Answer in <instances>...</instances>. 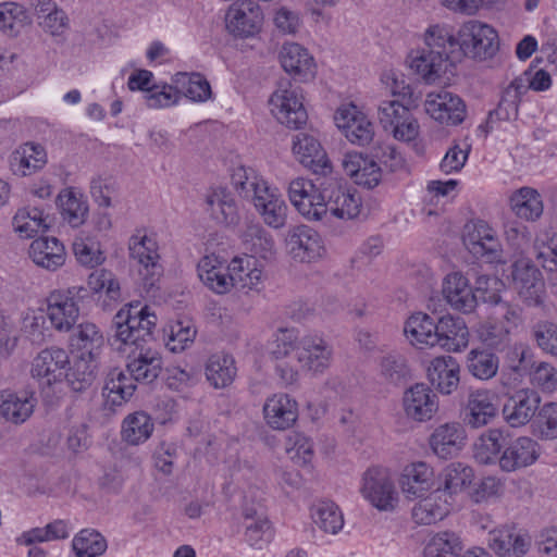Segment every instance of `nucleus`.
Instances as JSON below:
<instances>
[{"label":"nucleus","mask_w":557,"mask_h":557,"mask_svg":"<svg viewBox=\"0 0 557 557\" xmlns=\"http://www.w3.org/2000/svg\"><path fill=\"white\" fill-rule=\"evenodd\" d=\"M126 368L129 376L120 369L108 373L103 395L113 406H120L133 396L135 381L150 383L158 377L162 368L161 356L157 350L143 346L128 354Z\"/></svg>","instance_id":"f257e3e1"},{"label":"nucleus","mask_w":557,"mask_h":557,"mask_svg":"<svg viewBox=\"0 0 557 557\" xmlns=\"http://www.w3.org/2000/svg\"><path fill=\"white\" fill-rule=\"evenodd\" d=\"M271 354L275 359L292 356L304 370L312 373L324 372L333 359V348L323 337L308 334L297 339L290 331H280Z\"/></svg>","instance_id":"f03ea898"},{"label":"nucleus","mask_w":557,"mask_h":557,"mask_svg":"<svg viewBox=\"0 0 557 557\" xmlns=\"http://www.w3.org/2000/svg\"><path fill=\"white\" fill-rule=\"evenodd\" d=\"M156 323L157 315L149 307H141L139 302L128 304L114 317L115 332L109 339L110 345L115 350L128 355L132 350L145 346Z\"/></svg>","instance_id":"7ed1b4c3"},{"label":"nucleus","mask_w":557,"mask_h":557,"mask_svg":"<svg viewBox=\"0 0 557 557\" xmlns=\"http://www.w3.org/2000/svg\"><path fill=\"white\" fill-rule=\"evenodd\" d=\"M69 366L67 351L61 347L51 346L40 350L34 357L29 372L38 383L41 393L51 396L61 391Z\"/></svg>","instance_id":"20e7f679"},{"label":"nucleus","mask_w":557,"mask_h":557,"mask_svg":"<svg viewBox=\"0 0 557 557\" xmlns=\"http://www.w3.org/2000/svg\"><path fill=\"white\" fill-rule=\"evenodd\" d=\"M361 496L380 511H393L399 500L391 470L382 466L368 468L360 482Z\"/></svg>","instance_id":"39448f33"},{"label":"nucleus","mask_w":557,"mask_h":557,"mask_svg":"<svg viewBox=\"0 0 557 557\" xmlns=\"http://www.w3.org/2000/svg\"><path fill=\"white\" fill-rule=\"evenodd\" d=\"M457 61L462 57L485 60L492 58L498 49L496 30L479 21H469L457 33Z\"/></svg>","instance_id":"423d86ee"},{"label":"nucleus","mask_w":557,"mask_h":557,"mask_svg":"<svg viewBox=\"0 0 557 557\" xmlns=\"http://www.w3.org/2000/svg\"><path fill=\"white\" fill-rule=\"evenodd\" d=\"M272 115L289 128L306 124L308 114L304 106L302 89L288 79L281 81L269 100Z\"/></svg>","instance_id":"0eeeda50"},{"label":"nucleus","mask_w":557,"mask_h":557,"mask_svg":"<svg viewBox=\"0 0 557 557\" xmlns=\"http://www.w3.org/2000/svg\"><path fill=\"white\" fill-rule=\"evenodd\" d=\"M84 286L52 290L47 297V317L58 332H70L79 318L78 299L85 297Z\"/></svg>","instance_id":"6e6552de"},{"label":"nucleus","mask_w":557,"mask_h":557,"mask_svg":"<svg viewBox=\"0 0 557 557\" xmlns=\"http://www.w3.org/2000/svg\"><path fill=\"white\" fill-rule=\"evenodd\" d=\"M131 258L138 263V273L144 287L149 290L162 275L159 247L156 238L145 231H137L128 242Z\"/></svg>","instance_id":"1a4fd4ad"},{"label":"nucleus","mask_w":557,"mask_h":557,"mask_svg":"<svg viewBox=\"0 0 557 557\" xmlns=\"http://www.w3.org/2000/svg\"><path fill=\"white\" fill-rule=\"evenodd\" d=\"M463 244L475 258L487 263H504L503 245L497 232L483 220L467 223L463 233Z\"/></svg>","instance_id":"9d476101"},{"label":"nucleus","mask_w":557,"mask_h":557,"mask_svg":"<svg viewBox=\"0 0 557 557\" xmlns=\"http://www.w3.org/2000/svg\"><path fill=\"white\" fill-rule=\"evenodd\" d=\"M322 188L317 186L307 178L296 177L288 184L287 194L290 203L295 209L309 221H320L326 216L325 207V185Z\"/></svg>","instance_id":"9b49d317"},{"label":"nucleus","mask_w":557,"mask_h":557,"mask_svg":"<svg viewBox=\"0 0 557 557\" xmlns=\"http://www.w3.org/2000/svg\"><path fill=\"white\" fill-rule=\"evenodd\" d=\"M424 110L431 119L446 126H457L467 116V107L463 100L446 89L426 94Z\"/></svg>","instance_id":"f8f14e48"},{"label":"nucleus","mask_w":557,"mask_h":557,"mask_svg":"<svg viewBox=\"0 0 557 557\" xmlns=\"http://www.w3.org/2000/svg\"><path fill=\"white\" fill-rule=\"evenodd\" d=\"M512 284L528 306L543 304L545 283L541 271L528 258H519L511 265Z\"/></svg>","instance_id":"ddd939ff"},{"label":"nucleus","mask_w":557,"mask_h":557,"mask_svg":"<svg viewBox=\"0 0 557 557\" xmlns=\"http://www.w3.org/2000/svg\"><path fill=\"white\" fill-rule=\"evenodd\" d=\"M262 23L261 8L251 0L235 2L225 13L226 30L234 37H253L260 32Z\"/></svg>","instance_id":"4468645a"},{"label":"nucleus","mask_w":557,"mask_h":557,"mask_svg":"<svg viewBox=\"0 0 557 557\" xmlns=\"http://www.w3.org/2000/svg\"><path fill=\"white\" fill-rule=\"evenodd\" d=\"M231 271L232 289L235 288L245 294L259 293L267 278L263 263L251 255L234 257L227 263Z\"/></svg>","instance_id":"2eb2a0df"},{"label":"nucleus","mask_w":557,"mask_h":557,"mask_svg":"<svg viewBox=\"0 0 557 557\" xmlns=\"http://www.w3.org/2000/svg\"><path fill=\"white\" fill-rule=\"evenodd\" d=\"M286 245L292 258L299 262H315L326 255L321 235L307 225L290 228L286 236Z\"/></svg>","instance_id":"dca6fc26"},{"label":"nucleus","mask_w":557,"mask_h":557,"mask_svg":"<svg viewBox=\"0 0 557 557\" xmlns=\"http://www.w3.org/2000/svg\"><path fill=\"white\" fill-rule=\"evenodd\" d=\"M541 456V446L530 436H519L508 443L499 458L498 466L505 472H515L535 463Z\"/></svg>","instance_id":"f3484780"},{"label":"nucleus","mask_w":557,"mask_h":557,"mask_svg":"<svg viewBox=\"0 0 557 557\" xmlns=\"http://www.w3.org/2000/svg\"><path fill=\"white\" fill-rule=\"evenodd\" d=\"M434 469L425 461L406 465L399 475V486L406 499L413 500L433 491Z\"/></svg>","instance_id":"a211bd4d"},{"label":"nucleus","mask_w":557,"mask_h":557,"mask_svg":"<svg viewBox=\"0 0 557 557\" xmlns=\"http://www.w3.org/2000/svg\"><path fill=\"white\" fill-rule=\"evenodd\" d=\"M403 409L408 419L416 422H426L437 412L438 398L428 385L417 383L405 391Z\"/></svg>","instance_id":"6ab92c4d"},{"label":"nucleus","mask_w":557,"mask_h":557,"mask_svg":"<svg viewBox=\"0 0 557 557\" xmlns=\"http://www.w3.org/2000/svg\"><path fill=\"white\" fill-rule=\"evenodd\" d=\"M497 397L488 389L471 391L463 408V421L472 429L484 428L490 424L498 413Z\"/></svg>","instance_id":"aec40b11"},{"label":"nucleus","mask_w":557,"mask_h":557,"mask_svg":"<svg viewBox=\"0 0 557 557\" xmlns=\"http://www.w3.org/2000/svg\"><path fill=\"white\" fill-rule=\"evenodd\" d=\"M442 293L453 309L463 313L472 312L478 306V296L469 278L460 271H451L444 276Z\"/></svg>","instance_id":"412c9836"},{"label":"nucleus","mask_w":557,"mask_h":557,"mask_svg":"<svg viewBox=\"0 0 557 557\" xmlns=\"http://www.w3.org/2000/svg\"><path fill=\"white\" fill-rule=\"evenodd\" d=\"M530 546V536L513 525H502L488 533V547L498 557H523Z\"/></svg>","instance_id":"4be33fe9"},{"label":"nucleus","mask_w":557,"mask_h":557,"mask_svg":"<svg viewBox=\"0 0 557 557\" xmlns=\"http://www.w3.org/2000/svg\"><path fill=\"white\" fill-rule=\"evenodd\" d=\"M283 70L295 79L306 83L317 75V63L307 48L297 42H286L280 51Z\"/></svg>","instance_id":"5701e85b"},{"label":"nucleus","mask_w":557,"mask_h":557,"mask_svg":"<svg viewBox=\"0 0 557 557\" xmlns=\"http://www.w3.org/2000/svg\"><path fill=\"white\" fill-rule=\"evenodd\" d=\"M263 418L272 430L284 431L298 419V403L290 395L275 393L269 396L262 408Z\"/></svg>","instance_id":"b1692460"},{"label":"nucleus","mask_w":557,"mask_h":557,"mask_svg":"<svg viewBox=\"0 0 557 557\" xmlns=\"http://www.w3.org/2000/svg\"><path fill=\"white\" fill-rule=\"evenodd\" d=\"M406 63L424 83L433 84L446 72L450 60L444 58L438 51L419 46L408 52Z\"/></svg>","instance_id":"393cba45"},{"label":"nucleus","mask_w":557,"mask_h":557,"mask_svg":"<svg viewBox=\"0 0 557 557\" xmlns=\"http://www.w3.org/2000/svg\"><path fill=\"white\" fill-rule=\"evenodd\" d=\"M326 215L350 220L358 216L361 209V198L358 193L330 180L325 185Z\"/></svg>","instance_id":"a878e982"},{"label":"nucleus","mask_w":557,"mask_h":557,"mask_svg":"<svg viewBox=\"0 0 557 557\" xmlns=\"http://www.w3.org/2000/svg\"><path fill=\"white\" fill-rule=\"evenodd\" d=\"M292 151L297 161L313 173L326 174L331 164L320 141L307 133H298L293 138Z\"/></svg>","instance_id":"bb28decb"},{"label":"nucleus","mask_w":557,"mask_h":557,"mask_svg":"<svg viewBox=\"0 0 557 557\" xmlns=\"http://www.w3.org/2000/svg\"><path fill=\"white\" fill-rule=\"evenodd\" d=\"M451 510V502L441 488L420 497L411 508V519L418 525H432L444 520Z\"/></svg>","instance_id":"cd10ccee"},{"label":"nucleus","mask_w":557,"mask_h":557,"mask_svg":"<svg viewBox=\"0 0 557 557\" xmlns=\"http://www.w3.org/2000/svg\"><path fill=\"white\" fill-rule=\"evenodd\" d=\"M541 398L539 394L523 388L511 395L503 407L504 420L511 428L523 426L531 421L539 409Z\"/></svg>","instance_id":"c85d7f7f"},{"label":"nucleus","mask_w":557,"mask_h":557,"mask_svg":"<svg viewBox=\"0 0 557 557\" xmlns=\"http://www.w3.org/2000/svg\"><path fill=\"white\" fill-rule=\"evenodd\" d=\"M36 405L37 398L30 391H1L0 420L22 424L30 418Z\"/></svg>","instance_id":"c756f323"},{"label":"nucleus","mask_w":557,"mask_h":557,"mask_svg":"<svg viewBox=\"0 0 557 557\" xmlns=\"http://www.w3.org/2000/svg\"><path fill=\"white\" fill-rule=\"evenodd\" d=\"M197 271L200 281L213 293L225 295L232 290L231 271L222 257L206 255L198 262Z\"/></svg>","instance_id":"7c9ffc66"},{"label":"nucleus","mask_w":557,"mask_h":557,"mask_svg":"<svg viewBox=\"0 0 557 557\" xmlns=\"http://www.w3.org/2000/svg\"><path fill=\"white\" fill-rule=\"evenodd\" d=\"M466 431L458 422H448L435 428L430 436L432 451L442 459L456 456L466 445Z\"/></svg>","instance_id":"2f4dec72"},{"label":"nucleus","mask_w":557,"mask_h":557,"mask_svg":"<svg viewBox=\"0 0 557 557\" xmlns=\"http://www.w3.org/2000/svg\"><path fill=\"white\" fill-rule=\"evenodd\" d=\"M343 168L357 185L367 188L377 186L382 180V169L373 156L349 152L343 159Z\"/></svg>","instance_id":"473e14b6"},{"label":"nucleus","mask_w":557,"mask_h":557,"mask_svg":"<svg viewBox=\"0 0 557 557\" xmlns=\"http://www.w3.org/2000/svg\"><path fill=\"white\" fill-rule=\"evenodd\" d=\"M436 345L449 352H459L469 344V330L463 319L443 315L436 323Z\"/></svg>","instance_id":"72a5a7b5"},{"label":"nucleus","mask_w":557,"mask_h":557,"mask_svg":"<svg viewBox=\"0 0 557 557\" xmlns=\"http://www.w3.org/2000/svg\"><path fill=\"white\" fill-rule=\"evenodd\" d=\"M57 206L63 221L72 227L82 226L89 214L87 197L73 186L60 190L57 196Z\"/></svg>","instance_id":"f704fd0d"},{"label":"nucleus","mask_w":557,"mask_h":557,"mask_svg":"<svg viewBox=\"0 0 557 557\" xmlns=\"http://www.w3.org/2000/svg\"><path fill=\"white\" fill-rule=\"evenodd\" d=\"M428 379L440 393L449 395L459 385L460 366L451 356L436 357L428 367Z\"/></svg>","instance_id":"c9c22d12"},{"label":"nucleus","mask_w":557,"mask_h":557,"mask_svg":"<svg viewBox=\"0 0 557 557\" xmlns=\"http://www.w3.org/2000/svg\"><path fill=\"white\" fill-rule=\"evenodd\" d=\"M423 42L424 48L432 51H438L450 60V63L457 61V35L455 36L450 26L445 23L429 24L423 33L418 35Z\"/></svg>","instance_id":"e433bc0d"},{"label":"nucleus","mask_w":557,"mask_h":557,"mask_svg":"<svg viewBox=\"0 0 557 557\" xmlns=\"http://www.w3.org/2000/svg\"><path fill=\"white\" fill-rule=\"evenodd\" d=\"M508 205L511 212L520 220L535 222L541 219L544 212V201L537 189L529 186L513 190Z\"/></svg>","instance_id":"4c0bfd02"},{"label":"nucleus","mask_w":557,"mask_h":557,"mask_svg":"<svg viewBox=\"0 0 557 557\" xmlns=\"http://www.w3.org/2000/svg\"><path fill=\"white\" fill-rule=\"evenodd\" d=\"M28 253L36 265L49 271L61 268L66 259L65 248L55 237L42 236L34 239Z\"/></svg>","instance_id":"58836bf2"},{"label":"nucleus","mask_w":557,"mask_h":557,"mask_svg":"<svg viewBox=\"0 0 557 557\" xmlns=\"http://www.w3.org/2000/svg\"><path fill=\"white\" fill-rule=\"evenodd\" d=\"M231 183L237 194L252 205L257 201V197L263 196L272 187L255 169L244 165L232 170Z\"/></svg>","instance_id":"ea45409f"},{"label":"nucleus","mask_w":557,"mask_h":557,"mask_svg":"<svg viewBox=\"0 0 557 557\" xmlns=\"http://www.w3.org/2000/svg\"><path fill=\"white\" fill-rule=\"evenodd\" d=\"M47 161L46 149L40 144L29 141L13 151L10 158V166L14 174L27 176L41 170Z\"/></svg>","instance_id":"a19ab883"},{"label":"nucleus","mask_w":557,"mask_h":557,"mask_svg":"<svg viewBox=\"0 0 557 557\" xmlns=\"http://www.w3.org/2000/svg\"><path fill=\"white\" fill-rule=\"evenodd\" d=\"M253 207L268 226L275 230L285 226L288 207L277 188L272 186L263 196L257 197Z\"/></svg>","instance_id":"79ce46f5"},{"label":"nucleus","mask_w":557,"mask_h":557,"mask_svg":"<svg viewBox=\"0 0 557 557\" xmlns=\"http://www.w3.org/2000/svg\"><path fill=\"white\" fill-rule=\"evenodd\" d=\"M436 323L423 312L411 314L404 325L407 341L418 349L436 346Z\"/></svg>","instance_id":"37998d69"},{"label":"nucleus","mask_w":557,"mask_h":557,"mask_svg":"<svg viewBox=\"0 0 557 557\" xmlns=\"http://www.w3.org/2000/svg\"><path fill=\"white\" fill-rule=\"evenodd\" d=\"M206 210L221 224H234L238 220L237 203L233 194L225 187L211 189L206 197Z\"/></svg>","instance_id":"c03bdc74"},{"label":"nucleus","mask_w":557,"mask_h":557,"mask_svg":"<svg viewBox=\"0 0 557 557\" xmlns=\"http://www.w3.org/2000/svg\"><path fill=\"white\" fill-rule=\"evenodd\" d=\"M525 94V85L521 79H512L500 94L497 108L490 112L488 123L496 121H512L518 117L521 97Z\"/></svg>","instance_id":"a18cd8bd"},{"label":"nucleus","mask_w":557,"mask_h":557,"mask_svg":"<svg viewBox=\"0 0 557 557\" xmlns=\"http://www.w3.org/2000/svg\"><path fill=\"white\" fill-rule=\"evenodd\" d=\"M13 231L21 238H32L49 228L48 215L38 207L18 208L12 218Z\"/></svg>","instance_id":"49530a36"},{"label":"nucleus","mask_w":557,"mask_h":557,"mask_svg":"<svg viewBox=\"0 0 557 557\" xmlns=\"http://www.w3.org/2000/svg\"><path fill=\"white\" fill-rule=\"evenodd\" d=\"M153 430L151 417L145 411H135L123 419L121 438L127 445L138 446L151 437Z\"/></svg>","instance_id":"de8ad7c7"},{"label":"nucleus","mask_w":557,"mask_h":557,"mask_svg":"<svg viewBox=\"0 0 557 557\" xmlns=\"http://www.w3.org/2000/svg\"><path fill=\"white\" fill-rule=\"evenodd\" d=\"M73 354L99 358L104 345L103 334L91 322H84L77 326L72 337Z\"/></svg>","instance_id":"09e8293b"},{"label":"nucleus","mask_w":557,"mask_h":557,"mask_svg":"<svg viewBox=\"0 0 557 557\" xmlns=\"http://www.w3.org/2000/svg\"><path fill=\"white\" fill-rule=\"evenodd\" d=\"M244 539L249 546L261 549L273 536L269 520L255 509H245L243 512Z\"/></svg>","instance_id":"8fccbe9b"},{"label":"nucleus","mask_w":557,"mask_h":557,"mask_svg":"<svg viewBox=\"0 0 557 557\" xmlns=\"http://www.w3.org/2000/svg\"><path fill=\"white\" fill-rule=\"evenodd\" d=\"M99 358L74 354L73 362L66 369L65 382L75 392L91 385L97 375Z\"/></svg>","instance_id":"3c124183"},{"label":"nucleus","mask_w":557,"mask_h":557,"mask_svg":"<svg viewBox=\"0 0 557 557\" xmlns=\"http://www.w3.org/2000/svg\"><path fill=\"white\" fill-rule=\"evenodd\" d=\"M237 374L235 359L232 355L216 352L206 363V377L214 388L228 386Z\"/></svg>","instance_id":"603ef678"},{"label":"nucleus","mask_w":557,"mask_h":557,"mask_svg":"<svg viewBox=\"0 0 557 557\" xmlns=\"http://www.w3.org/2000/svg\"><path fill=\"white\" fill-rule=\"evenodd\" d=\"M77 263L86 269H96L104 263L107 257L101 243L85 233L77 235L72 245Z\"/></svg>","instance_id":"864d4df0"},{"label":"nucleus","mask_w":557,"mask_h":557,"mask_svg":"<svg viewBox=\"0 0 557 557\" xmlns=\"http://www.w3.org/2000/svg\"><path fill=\"white\" fill-rule=\"evenodd\" d=\"M440 478L441 486L438 488L449 499L453 495H457L470 486L474 479V471L461 462H451L443 469Z\"/></svg>","instance_id":"5fc2aeb1"},{"label":"nucleus","mask_w":557,"mask_h":557,"mask_svg":"<svg viewBox=\"0 0 557 557\" xmlns=\"http://www.w3.org/2000/svg\"><path fill=\"white\" fill-rule=\"evenodd\" d=\"M34 10L39 24L51 35H61L67 28V15L52 0H36Z\"/></svg>","instance_id":"6e6d98bb"},{"label":"nucleus","mask_w":557,"mask_h":557,"mask_svg":"<svg viewBox=\"0 0 557 557\" xmlns=\"http://www.w3.org/2000/svg\"><path fill=\"white\" fill-rule=\"evenodd\" d=\"M310 512L314 524L322 531L336 534L343 529L344 517L334 502H317L312 505Z\"/></svg>","instance_id":"4d7b16f0"},{"label":"nucleus","mask_w":557,"mask_h":557,"mask_svg":"<svg viewBox=\"0 0 557 557\" xmlns=\"http://www.w3.org/2000/svg\"><path fill=\"white\" fill-rule=\"evenodd\" d=\"M173 83L181 95L194 102H205L211 97L210 84L199 73H177Z\"/></svg>","instance_id":"13d9d810"},{"label":"nucleus","mask_w":557,"mask_h":557,"mask_svg":"<svg viewBox=\"0 0 557 557\" xmlns=\"http://www.w3.org/2000/svg\"><path fill=\"white\" fill-rule=\"evenodd\" d=\"M503 432L499 429H488L473 444V456L481 465L498 462L502 454Z\"/></svg>","instance_id":"bf43d9fd"},{"label":"nucleus","mask_w":557,"mask_h":557,"mask_svg":"<svg viewBox=\"0 0 557 557\" xmlns=\"http://www.w3.org/2000/svg\"><path fill=\"white\" fill-rule=\"evenodd\" d=\"M86 289L95 295H103L113 301H117L122 295L116 275L108 269H99L91 272L87 278Z\"/></svg>","instance_id":"052dcab7"},{"label":"nucleus","mask_w":557,"mask_h":557,"mask_svg":"<svg viewBox=\"0 0 557 557\" xmlns=\"http://www.w3.org/2000/svg\"><path fill=\"white\" fill-rule=\"evenodd\" d=\"M462 549L460 537L449 531L435 533L424 547V557H458Z\"/></svg>","instance_id":"680f3d73"},{"label":"nucleus","mask_w":557,"mask_h":557,"mask_svg":"<svg viewBox=\"0 0 557 557\" xmlns=\"http://www.w3.org/2000/svg\"><path fill=\"white\" fill-rule=\"evenodd\" d=\"M72 547L77 557H98L107 550L108 545L99 532L84 529L74 536Z\"/></svg>","instance_id":"e2e57ef3"},{"label":"nucleus","mask_w":557,"mask_h":557,"mask_svg":"<svg viewBox=\"0 0 557 557\" xmlns=\"http://www.w3.org/2000/svg\"><path fill=\"white\" fill-rule=\"evenodd\" d=\"M28 24L26 9L16 2L0 3V30L8 36H16Z\"/></svg>","instance_id":"0e129e2a"},{"label":"nucleus","mask_w":557,"mask_h":557,"mask_svg":"<svg viewBox=\"0 0 557 557\" xmlns=\"http://www.w3.org/2000/svg\"><path fill=\"white\" fill-rule=\"evenodd\" d=\"M498 363L497 356L486 350L472 349L467 358L469 372L480 380H490L495 376Z\"/></svg>","instance_id":"69168bd1"},{"label":"nucleus","mask_w":557,"mask_h":557,"mask_svg":"<svg viewBox=\"0 0 557 557\" xmlns=\"http://www.w3.org/2000/svg\"><path fill=\"white\" fill-rule=\"evenodd\" d=\"M243 242L247 248L261 258H268L274 251V239L271 234L259 224H250L243 233Z\"/></svg>","instance_id":"338daca9"},{"label":"nucleus","mask_w":557,"mask_h":557,"mask_svg":"<svg viewBox=\"0 0 557 557\" xmlns=\"http://www.w3.org/2000/svg\"><path fill=\"white\" fill-rule=\"evenodd\" d=\"M533 432L541 440L557 438V404L546 403L541 408L533 421Z\"/></svg>","instance_id":"774afa93"}]
</instances>
